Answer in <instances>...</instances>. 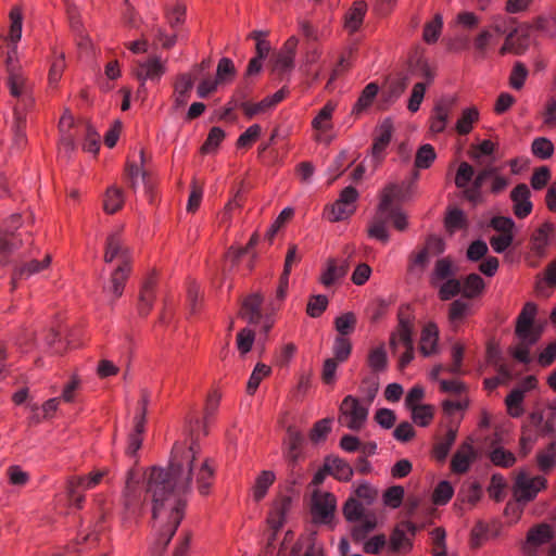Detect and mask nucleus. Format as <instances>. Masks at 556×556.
I'll use <instances>...</instances> for the list:
<instances>
[{
    "label": "nucleus",
    "mask_w": 556,
    "mask_h": 556,
    "mask_svg": "<svg viewBox=\"0 0 556 556\" xmlns=\"http://www.w3.org/2000/svg\"><path fill=\"white\" fill-rule=\"evenodd\" d=\"M377 392L378 384L371 382L365 399L359 400L353 395H346L339 406V424L352 431L363 429L368 418L369 407Z\"/></svg>",
    "instance_id": "obj_2"
},
{
    "label": "nucleus",
    "mask_w": 556,
    "mask_h": 556,
    "mask_svg": "<svg viewBox=\"0 0 556 556\" xmlns=\"http://www.w3.org/2000/svg\"><path fill=\"white\" fill-rule=\"evenodd\" d=\"M510 199L514 203V214L518 218H525L531 213L530 189L526 184L517 185L510 193Z\"/></svg>",
    "instance_id": "obj_16"
},
{
    "label": "nucleus",
    "mask_w": 556,
    "mask_h": 556,
    "mask_svg": "<svg viewBox=\"0 0 556 556\" xmlns=\"http://www.w3.org/2000/svg\"><path fill=\"white\" fill-rule=\"evenodd\" d=\"M270 372H271V369L269 366H267L266 364H263V363H257L249 378V381L247 384V392L251 395L254 394L255 391L257 390L261 381L264 378L268 377L270 375Z\"/></svg>",
    "instance_id": "obj_45"
},
{
    "label": "nucleus",
    "mask_w": 556,
    "mask_h": 556,
    "mask_svg": "<svg viewBox=\"0 0 556 556\" xmlns=\"http://www.w3.org/2000/svg\"><path fill=\"white\" fill-rule=\"evenodd\" d=\"M325 469L341 481H349L353 476L352 467L338 457L328 458L325 464Z\"/></svg>",
    "instance_id": "obj_30"
},
{
    "label": "nucleus",
    "mask_w": 556,
    "mask_h": 556,
    "mask_svg": "<svg viewBox=\"0 0 556 556\" xmlns=\"http://www.w3.org/2000/svg\"><path fill=\"white\" fill-rule=\"evenodd\" d=\"M416 533V527L409 521H403L399 523L391 536L389 548L393 553L404 554L412 549L413 538Z\"/></svg>",
    "instance_id": "obj_9"
},
{
    "label": "nucleus",
    "mask_w": 556,
    "mask_h": 556,
    "mask_svg": "<svg viewBox=\"0 0 556 556\" xmlns=\"http://www.w3.org/2000/svg\"><path fill=\"white\" fill-rule=\"evenodd\" d=\"M367 365L372 372L384 371L388 367V356L384 346L378 345L369 350Z\"/></svg>",
    "instance_id": "obj_32"
},
{
    "label": "nucleus",
    "mask_w": 556,
    "mask_h": 556,
    "mask_svg": "<svg viewBox=\"0 0 556 556\" xmlns=\"http://www.w3.org/2000/svg\"><path fill=\"white\" fill-rule=\"evenodd\" d=\"M263 303V298L258 293H254L244 299L240 315L244 318L249 324H257L261 320V305Z\"/></svg>",
    "instance_id": "obj_23"
},
{
    "label": "nucleus",
    "mask_w": 556,
    "mask_h": 556,
    "mask_svg": "<svg viewBox=\"0 0 556 556\" xmlns=\"http://www.w3.org/2000/svg\"><path fill=\"white\" fill-rule=\"evenodd\" d=\"M358 197L359 193L354 187H345L339 198L326 206L325 215L332 223L348 219L356 211Z\"/></svg>",
    "instance_id": "obj_5"
},
{
    "label": "nucleus",
    "mask_w": 556,
    "mask_h": 556,
    "mask_svg": "<svg viewBox=\"0 0 556 556\" xmlns=\"http://www.w3.org/2000/svg\"><path fill=\"white\" fill-rule=\"evenodd\" d=\"M553 232V226L548 223L541 225L531 237L532 250L538 254H543L549 243V237Z\"/></svg>",
    "instance_id": "obj_34"
},
{
    "label": "nucleus",
    "mask_w": 556,
    "mask_h": 556,
    "mask_svg": "<svg viewBox=\"0 0 556 556\" xmlns=\"http://www.w3.org/2000/svg\"><path fill=\"white\" fill-rule=\"evenodd\" d=\"M453 274L452 262L448 258H440L437 261L431 273L430 283L433 287H438L442 281L451 279Z\"/></svg>",
    "instance_id": "obj_35"
},
{
    "label": "nucleus",
    "mask_w": 556,
    "mask_h": 556,
    "mask_svg": "<svg viewBox=\"0 0 556 556\" xmlns=\"http://www.w3.org/2000/svg\"><path fill=\"white\" fill-rule=\"evenodd\" d=\"M378 90H379V88H378L377 84H375V83L368 84L364 88L357 102L355 103V105L353 108V113L359 114L361 112L366 110L371 104L375 97L377 96Z\"/></svg>",
    "instance_id": "obj_46"
},
{
    "label": "nucleus",
    "mask_w": 556,
    "mask_h": 556,
    "mask_svg": "<svg viewBox=\"0 0 556 556\" xmlns=\"http://www.w3.org/2000/svg\"><path fill=\"white\" fill-rule=\"evenodd\" d=\"M51 263V255L47 254L41 262L39 261H30L23 265L15 275L20 277H29L34 274H37L43 269H46Z\"/></svg>",
    "instance_id": "obj_54"
},
{
    "label": "nucleus",
    "mask_w": 556,
    "mask_h": 556,
    "mask_svg": "<svg viewBox=\"0 0 556 556\" xmlns=\"http://www.w3.org/2000/svg\"><path fill=\"white\" fill-rule=\"evenodd\" d=\"M147 406L148 400L147 397H142V400L140 401V412L135 417L134 420V431L128 437L126 453L129 456H134L142 445V434L146 425Z\"/></svg>",
    "instance_id": "obj_13"
},
{
    "label": "nucleus",
    "mask_w": 556,
    "mask_h": 556,
    "mask_svg": "<svg viewBox=\"0 0 556 556\" xmlns=\"http://www.w3.org/2000/svg\"><path fill=\"white\" fill-rule=\"evenodd\" d=\"M65 70V58L62 52L54 53L53 60L49 70V84L55 87L60 81L62 74Z\"/></svg>",
    "instance_id": "obj_52"
},
{
    "label": "nucleus",
    "mask_w": 556,
    "mask_h": 556,
    "mask_svg": "<svg viewBox=\"0 0 556 556\" xmlns=\"http://www.w3.org/2000/svg\"><path fill=\"white\" fill-rule=\"evenodd\" d=\"M276 481V475L271 470L261 471L254 480L251 488V494L254 502H261L266 495L270 486Z\"/></svg>",
    "instance_id": "obj_22"
},
{
    "label": "nucleus",
    "mask_w": 556,
    "mask_h": 556,
    "mask_svg": "<svg viewBox=\"0 0 556 556\" xmlns=\"http://www.w3.org/2000/svg\"><path fill=\"white\" fill-rule=\"evenodd\" d=\"M150 470L151 469L146 471L143 475L137 470H130L127 473V479L123 491V504L125 509L131 514L137 513L141 506L143 490L141 485V479L144 478L147 481V473H149Z\"/></svg>",
    "instance_id": "obj_6"
},
{
    "label": "nucleus",
    "mask_w": 556,
    "mask_h": 556,
    "mask_svg": "<svg viewBox=\"0 0 556 556\" xmlns=\"http://www.w3.org/2000/svg\"><path fill=\"white\" fill-rule=\"evenodd\" d=\"M451 106L446 103H438L433 110L429 121L430 130L434 134L442 132L450 119Z\"/></svg>",
    "instance_id": "obj_27"
},
{
    "label": "nucleus",
    "mask_w": 556,
    "mask_h": 556,
    "mask_svg": "<svg viewBox=\"0 0 556 556\" xmlns=\"http://www.w3.org/2000/svg\"><path fill=\"white\" fill-rule=\"evenodd\" d=\"M104 262H117L118 265H131V253L124 243L119 233H110L106 238Z\"/></svg>",
    "instance_id": "obj_8"
},
{
    "label": "nucleus",
    "mask_w": 556,
    "mask_h": 556,
    "mask_svg": "<svg viewBox=\"0 0 556 556\" xmlns=\"http://www.w3.org/2000/svg\"><path fill=\"white\" fill-rule=\"evenodd\" d=\"M553 538V530L546 523L539 525L529 530L527 535V544L534 547L547 543Z\"/></svg>",
    "instance_id": "obj_37"
},
{
    "label": "nucleus",
    "mask_w": 556,
    "mask_h": 556,
    "mask_svg": "<svg viewBox=\"0 0 556 556\" xmlns=\"http://www.w3.org/2000/svg\"><path fill=\"white\" fill-rule=\"evenodd\" d=\"M5 67L8 72L7 85L10 90V94L17 100L14 108L18 105L20 110L25 112L34 104L31 85L24 75L20 65L18 55H14V51L7 54Z\"/></svg>",
    "instance_id": "obj_3"
},
{
    "label": "nucleus",
    "mask_w": 556,
    "mask_h": 556,
    "mask_svg": "<svg viewBox=\"0 0 556 556\" xmlns=\"http://www.w3.org/2000/svg\"><path fill=\"white\" fill-rule=\"evenodd\" d=\"M532 153L541 160L549 159L554 153V146L547 138L534 139L531 146Z\"/></svg>",
    "instance_id": "obj_57"
},
{
    "label": "nucleus",
    "mask_w": 556,
    "mask_h": 556,
    "mask_svg": "<svg viewBox=\"0 0 556 556\" xmlns=\"http://www.w3.org/2000/svg\"><path fill=\"white\" fill-rule=\"evenodd\" d=\"M403 497H404V489L400 485H394V486L389 488L383 493V496H382L383 504L391 508L400 507L402 504Z\"/></svg>",
    "instance_id": "obj_64"
},
{
    "label": "nucleus",
    "mask_w": 556,
    "mask_h": 556,
    "mask_svg": "<svg viewBox=\"0 0 556 556\" xmlns=\"http://www.w3.org/2000/svg\"><path fill=\"white\" fill-rule=\"evenodd\" d=\"M443 28V17L441 14H435L432 20L427 22L422 30V39L425 42L432 45L435 43L441 36Z\"/></svg>",
    "instance_id": "obj_38"
},
{
    "label": "nucleus",
    "mask_w": 556,
    "mask_h": 556,
    "mask_svg": "<svg viewBox=\"0 0 556 556\" xmlns=\"http://www.w3.org/2000/svg\"><path fill=\"white\" fill-rule=\"evenodd\" d=\"M327 306L328 299L326 295H314L309 299L307 303L306 313L308 314V316L316 318L319 317L326 311Z\"/></svg>",
    "instance_id": "obj_63"
},
{
    "label": "nucleus",
    "mask_w": 556,
    "mask_h": 556,
    "mask_svg": "<svg viewBox=\"0 0 556 556\" xmlns=\"http://www.w3.org/2000/svg\"><path fill=\"white\" fill-rule=\"evenodd\" d=\"M193 87V78L190 74H180L174 85V100L177 108L186 105Z\"/></svg>",
    "instance_id": "obj_24"
},
{
    "label": "nucleus",
    "mask_w": 556,
    "mask_h": 556,
    "mask_svg": "<svg viewBox=\"0 0 556 556\" xmlns=\"http://www.w3.org/2000/svg\"><path fill=\"white\" fill-rule=\"evenodd\" d=\"M352 528V536L355 541H362L366 535L378 526L377 516L374 513H367Z\"/></svg>",
    "instance_id": "obj_31"
},
{
    "label": "nucleus",
    "mask_w": 556,
    "mask_h": 556,
    "mask_svg": "<svg viewBox=\"0 0 556 556\" xmlns=\"http://www.w3.org/2000/svg\"><path fill=\"white\" fill-rule=\"evenodd\" d=\"M507 482L502 475H493L488 488L489 496L496 502L504 500Z\"/></svg>",
    "instance_id": "obj_56"
},
{
    "label": "nucleus",
    "mask_w": 556,
    "mask_h": 556,
    "mask_svg": "<svg viewBox=\"0 0 556 556\" xmlns=\"http://www.w3.org/2000/svg\"><path fill=\"white\" fill-rule=\"evenodd\" d=\"M125 202L123 189L111 186L106 189L103 197V210L106 214H115L118 212Z\"/></svg>",
    "instance_id": "obj_28"
},
{
    "label": "nucleus",
    "mask_w": 556,
    "mask_h": 556,
    "mask_svg": "<svg viewBox=\"0 0 556 556\" xmlns=\"http://www.w3.org/2000/svg\"><path fill=\"white\" fill-rule=\"evenodd\" d=\"M337 108L334 102H327L312 121V128L315 131L314 139L317 142L329 144L332 138L328 135L332 130V115Z\"/></svg>",
    "instance_id": "obj_7"
},
{
    "label": "nucleus",
    "mask_w": 556,
    "mask_h": 556,
    "mask_svg": "<svg viewBox=\"0 0 556 556\" xmlns=\"http://www.w3.org/2000/svg\"><path fill=\"white\" fill-rule=\"evenodd\" d=\"M491 462L498 467L509 468L516 463V456L503 447L494 448L490 454Z\"/></svg>",
    "instance_id": "obj_51"
},
{
    "label": "nucleus",
    "mask_w": 556,
    "mask_h": 556,
    "mask_svg": "<svg viewBox=\"0 0 556 556\" xmlns=\"http://www.w3.org/2000/svg\"><path fill=\"white\" fill-rule=\"evenodd\" d=\"M475 450L470 440L464 442L455 453L451 462V468L454 472H466L475 458Z\"/></svg>",
    "instance_id": "obj_20"
},
{
    "label": "nucleus",
    "mask_w": 556,
    "mask_h": 556,
    "mask_svg": "<svg viewBox=\"0 0 556 556\" xmlns=\"http://www.w3.org/2000/svg\"><path fill=\"white\" fill-rule=\"evenodd\" d=\"M536 314L535 304L529 302L526 303L521 313L518 316L517 325H516V334L517 337L528 338V334L541 333L539 329H534L532 327L533 319Z\"/></svg>",
    "instance_id": "obj_19"
},
{
    "label": "nucleus",
    "mask_w": 556,
    "mask_h": 556,
    "mask_svg": "<svg viewBox=\"0 0 556 556\" xmlns=\"http://www.w3.org/2000/svg\"><path fill=\"white\" fill-rule=\"evenodd\" d=\"M546 486L547 480L544 476H532L526 469H519L514 476L513 496L517 503L527 504L532 502Z\"/></svg>",
    "instance_id": "obj_4"
},
{
    "label": "nucleus",
    "mask_w": 556,
    "mask_h": 556,
    "mask_svg": "<svg viewBox=\"0 0 556 556\" xmlns=\"http://www.w3.org/2000/svg\"><path fill=\"white\" fill-rule=\"evenodd\" d=\"M24 126H25V112H22L20 110V106L17 105L16 108H14V124H13L14 141L17 147H22L26 142V136L24 134Z\"/></svg>",
    "instance_id": "obj_55"
},
{
    "label": "nucleus",
    "mask_w": 556,
    "mask_h": 556,
    "mask_svg": "<svg viewBox=\"0 0 556 556\" xmlns=\"http://www.w3.org/2000/svg\"><path fill=\"white\" fill-rule=\"evenodd\" d=\"M402 199V187L396 184L387 185L380 193V202L378 205V213L387 215L394 201Z\"/></svg>",
    "instance_id": "obj_29"
},
{
    "label": "nucleus",
    "mask_w": 556,
    "mask_h": 556,
    "mask_svg": "<svg viewBox=\"0 0 556 556\" xmlns=\"http://www.w3.org/2000/svg\"><path fill=\"white\" fill-rule=\"evenodd\" d=\"M369 237L377 239L383 243H387L389 240V233L387 229V219L386 215H380L377 212L376 217L371 220L368 227Z\"/></svg>",
    "instance_id": "obj_41"
},
{
    "label": "nucleus",
    "mask_w": 556,
    "mask_h": 556,
    "mask_svg": "<svg viewBox=\"0 0 556 556\" xmlns=\"http://www.w3.org/2000/svg\"><path fill=\"white\" fill-rule=\"evenodd\" d=\"M493 35L489 29H482L473 39V51L478 58H485L492 46Z\"/></svg>",
    "instance_id": "obj_47"
},
{
    "label": "nucleus",
    "mask_w": 556,
    "mask_h": 556,
    "mask_svg": "<svg viewBox=\"0 0 556 556\" xmlns=\"http://www.w3.org/2000/svg\"><path fill=\"white\" fill-rule=\"evenodd\" d=\"M355 325H356V317L351 312L344 313L334 319L336 330L342 337L353 332Z\"/></svg>",
    "instance_id": "obj_59"
},
{
    "label": "nucleus",
    "mask_w": 556,
    "mask_h": 556,
    "mask_svg": "<svg viewBox=\"0 0 556 556\" xmlns=\"http://www.w3.org/2000/svg\"><path fill=\"white\" fill-rule=\"evenodd\" d=\"M166 72V61L159 56H153L143 62H138L135 76L141 80L157 81Z\"/></svg>",
    "instance_id": "obj_11"
},
{
    "label": "nucleus",
    "mask_w": 556,
    "mask_h": 556,
    "mask_svg": "<svg viewBox=\"0 0 556 556\" xmlns=\"http://www.w3.org/2000/svg\"><path fill=\"white\" fill-rule=\"evenodd\" d=\"M138 161H134L132 163H128L127 165V175L130 179L131 188H136L138 178L141 176L143 179L146 177V170L143 169V164L146 163V154L143 150L138 152Z\"/></svg>",
    "instance_id": "obj_48"
},
{
    "label": "nucleus",
    "mask_w": 556,
    "mask_h": 556,
    "mask_svg": "<svg viewBox=\"0 0 556 556\" xmlns=\"http://www.w3.org/2000/svg\"><path fill=\"white\" fill-rule=\"evenodd\" d=\"M439 328L433 323L425 325L420 336L419 350L425 356H430L438 352Z\"/></svg>",
    "instance_id": "obj_21"
},
{
    "label": "nucleus",
    "mask_w": 556,
    "mask_h": 556,
    "mask_svg": "<svg viewBox=\"0 0 556 556\" xmlns=\"http://www.w3.org/2000/svg\"><path fill=\"white\" fill-rule=\"evenodd\" d=\"M528 77V70L521 62H516L509 75V86L515 90H520L525 86Z\"/></svg>",
    "instance_id": "obj_58"
},
{
    "label": "nucleus",
    "mask_w": 556,
    "mask_h": 556,
    "mask_svg": "<svg viewBox=\"0 0 556 556\" xmlns=\"http://www.w3.org/2000/svg\"><path fill=\"white\" fill-rule=\"evenodd\" d=\"M108 473V469H96L86 476L73 477L72 484L80 486L83 491L91 490L96 488Z\"/></svg>",
    "instance_id": "obj_36"
},
{
    "label": "nucleus",
    "mask_w": 556,
    "mask_h": 556,
    "mask_svg": "<svg viewBox=\"0 0 556 556\" xmlns=\"http://www.w3.org/2000/svg\"><path fill=\"white\" fill-rule=\"evenodd\" d=\"M367 12V3L364 0H356L344 15L343 27L349 34H355L363 25Z\"/></svg>",
    "instance_id": "obj_18"
},
{
    "label": "nucleus",
    "mask_w": 556,
    "mask_h": 556,
    "mask_svg": "<svg viewBox=\"0 0 556 556\" xmlns=\"http://www.w3.org/2000/svg\"><path fill=\"white\" fill-rule=\"evenodd\" d=\"M479 118V112L476 108H468L463 111L460 118L456 123V131L459 135H467L471 131L473 124Z\"/></svg>",
    "instance_id": "obj_44"
},
{
    "label": "nucleus",
    "mask_w": 556,
    "mask_h": 556,
    "mask_svg": "<svg viewBox=\"0 0 556 556\" xmlns=\"http://www.w3.org/2000/svg\"><path fill=\"white\" fill-rule=\"evenodd\" d=\"M409 410L413 421L420 427L430 425L434 416V407L430 404L414 406Z\"/></svg>",
    "instance_id": "obj_43"
},
{
    "label": "nucleus",
    "mask_w": 556,
    "mask_h": 556,
    "mask_svg": "<svg viewBox=\"0 0 556 556\" xmlns=\"http://www.w3.org/2000/svg\"><path fill=\"white\" fill-rule=\"evenodd\" d=\"M540 336L541 333H534L528 334V338L518 337L519 343L511 348L513 356L521 363H528L530 361V348L540 339Z\"/></svg>",
    "instance_id": "obj_33"
},
{
    "label": "nucleus",
    "mask_w": 556,
    "mask_h": 556,
    "mask_svg": "<svg viewBox=\"0 0 556 556\" xmlns=\"http://www.w3.org/2000/svg\"><path fill=\"white\" fill-rule=\"evenodd\" d=\"M331 418H324L315 422L309 432L311 441L316 444L324 442L331 431Z\"/></svg>",
    "instance_id": "obj_50"
},
{
    "label": "nucleus",
    "mask_w": 556,
    "mask_h": 556,
    "mask_svg": "<svg viewBox=\"0 0 556 556\" xmlns=\"http://www.w3.org/2000/svg\"><path fill=\"white\" fill-rule=\"evenodd\" d=\"M470 314V304L463 300H455L450 305L448 318L451 323H459Z\"/></svg>",
    "instance_id": "obj_60"
},
{
    "label": "nucleus",
    "mask_w": 556,
    "mask_h": 556,
    "mask_svg": "<svg viewBox=\"0 0 556 556\" xmlns=\"http://www.w3.org/2000/svg\"><path fill=\"white\" fill-rule=\"evenodd\" d=\"M130 271L131 265H117V267L112 271L110 280L108 285L104 286L103 291L113 301L122 296Z\"/></svg>",
    "instance_id": "obj_14"
},
{
    "label": "nucleus",
    "mask_w": 556,
    "mask_h": 556,
    "mask_svg": "<svg viewBox=\"0 0 556 556\" xmlns=\"http://www.w3.org/2000/svg\"><path fill=\"white\" fill-rule=\"evenodd\" d=\"M536 464L541 471L548 472L556 466V446L549 444L546 448L540 451L536 455Z\"/></svg>",
    "instance_id": "obj_42"
},
{
    "label": "nucleus",
    "mask_w": 556,
    "mask_h": 556,
    "mask_svg": "<svg viewBox=\"0 0 556 556\" xmlns=\"http://www.w3.org/2000/svg\"><path fill=\"white\" fill-rule=\"evenodd\" d=\"M457 437L456 429H448L445 437L437 442L433 447V455L438 460H444L450 453Z\"/></svg>",
    "instance_id": "obj_40"
},
{
    "label": "nucleus",
    "mask_w": 556,
    "mask_h": 556,
    "mask_svg": "<svg viewBox=\"0 0 556 556\" xmlns=\"http://www.w3.org/2000/svg\"><path fill=\"white\" fill-rule=\"evenodd\" d=\"M439 298L442 301H447L462 291V283L455 278H451L440 283L439 286Z\"/></svg>",
    "instance_id": "obj_62"
},
{
    "label": "nucleus",
    "mask_w": 556,
    "mask_h": 556,
    "mask_svg": "<svg viewBox=\"0 0 556 556\" xmlns=\"http://www.w3.org/2000/svg\"><path fill=\"white\" fill-rule=\"evenodd\" d=\"M349 269L346 262L339 263L336 258H328L325 263V267L320 273L319 282L329 288L342 279Z\"/></svg>",
    "instance_id": "obj_17"
},
{
    "label": "nucleus",
    "mask_w": 556,
    "mask_h": 556,
    "mask_svg": "<svg viewBox=\"0 0 556 556\" xmlns=\"http://www.w3.org/2000/svg\"><path fill=\"white\" fill-rule=\"evenodd\" d=\"M413 326L408 319H400L396 330L390 338V345L393 349L399 346L405 348L413 344Z\"/></svg>",
    "instance_id": "obj_26"
},
{
    "label": "nucleus",
    "mask_w": 556,
    "mask_h": 556,
    "mask_svg": "<svg viewBox=\"0 0 556 556\" xmlns=\"http://www.w3.org/2000/svg\"><path fill=\"white\" fill-rule=\"evenodd\" d=\"M302 442V434L299 431L289 428L283 441V454L288 460L292 463L298 462L301 455Z\"/></svg>",
    "instance_id": "obj_25"
},
{
    "label": "nucleus",
    "mask_w": 556,
    "mask_h": 556,
    "mask_svg": "<svg viewBox=\"0 0 556 556\" xmlns=\"http://www.w3.org/2000/svg\"><path fill=\"white\" fill-rule=\"evenodd\" d=\"M194 471H197L198 490L207 495L214 479V469L208 458L201 455L197 443L188 447L175 444L167 470L151 468L147 473V494L152 501V519L155 541L152 553L165 549L175 534L185 513L181 495L191 490Z\"/></svg>",
    "instance_id": "obj_1"
},
{
    "label": "nucleus",
    "mask_w": 556,
    "mask_h": 556,
    "mask_svg": "<svg viewBox=\"0 0 556 556\" xmlns=\"http://www.w3.org/2000/svg\"><path fill=\"white\" fill-rule=\"evenodd\" d=\"M525 399L522 390H513L506 397L505 404L507 412L511 417H519L523 414L522 401Z\"/></svg>",
    "instance_id": "obj_49"
},
{
    "label": "nucleus",
    "mask_w": 556,
    "mask_h": 556,
    "mask_svg": "<svg viewBox=\"0 0 556 556\" xmlns=\"http://www.w3.org/2000/svg\"><path fill=\"white\" fill-rule=\"evenodd\" d=\"M236 73L235 65L232 61L228 58H223L219 60L217 70H216V79L220 84H226L230 81Z\"/></svg>",
    "instance_id": "obj_61"
},
{
    "label": "nucleus",
    "mask_w": 556,
    "mask_h": 556,
    "mask_svg": "<svg viewBox=\"0 0 556 556\" xmlns=\"http://www.w3.org/2000/svg\"><path fill=\"white\" fill-rule=\"evenodd\" d=\"M24 13L20 5L13 7L9 12V30L7 41L10 46L8 53L14 51V55H18L17 43L22 39Z\"/></svg>",
    "instance_id": "obj_12"
},
{
    "label": "nucleus",
    "mask_w": 556,
    "mask_h": 556,
    "mask_svg": "<svg viewBox=\"0 0 556 556\" xmlns=\"http://www.w3.org/2000/svg\"><path fill=\"white\" fill-rule=\"evenodd\" d=\"M337 506L336 497L329 492H314L312 496V514L319 522H327Z\"/></svg>",
    "instance_id": "obj_10"
},
{
    "label": "nucleus",
    "mask_w": 556,
    "mask_h": 556,
    "mask_svg": "<svg viewBox=\"0 0 556 556\" xmlns=\"http://www.w3.org/2000/svg\"><path fill=\"white\" fill-rule=\"evenodd\" d=\"M437 154L431 144H424L421 146L415 157V166L417 168H428L435 160Z\"/></svg>",
    "instance_id": "obj_53"
},
{
    "label": "nucleus",
    "mask_w": 556,
    "mask_h": 556,
    "mask_svg": "<svg viewBox=\"0 0 556 556\" xmlns=\"http://www.w3.org/2000/svg\"><path fill=\"white\" fill-rule=\"evenodd\" d=\"M291 508V497L287 495L277 496L270 507L267 522L275 531L282 528L286 522L287 514Z\"/></svg>",
    "instance_id": "obj_15"
},
{
    "label": "nucleus",
    "mask_w": 556,
    "mask_h": 556,
    "mask_svg": "<svg viewBox=\"0 0 556 556\" xmlns=\"http://www.w3.org/2000/svg\"><path fill=\"white\" fill-rule=\"evenodd\" d=\"M485 288L483 279L477 274L468 275L462 286V293L465 298L479 296Z\"/></svg>",
    "instance_id": "obj_39"
}]
</instances>
